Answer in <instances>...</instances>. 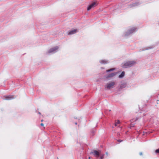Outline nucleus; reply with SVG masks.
Returning <instances> with one entry per match:
<instances>
[{
    "mask_svg": "<svg viewBox=\"0 0 159 159\" xmlns=\"http://www.w3.org/2000/svg\"><path fill=\"white\" fill-rule=\"evenodd\" d=\"M136 62L134 61H130L127 62L125 63L122 66L123 68H127L130 67L135 65Z\"/></svg>",
    "mask_w": 159,
    "mask_h": 159,
    "instance_id": "1",
    "label": "nucleus"
},
{
    "mask_svg": "<svg viewBox=\"0 0 159 159\" xmlns=\"http://www.w3.org/2000/svg\"><path fill=\"white\" fill-rule=\"evenodd\" d=\"M115 83L114 82H111L107 84L105 86V88L107 89H110L114 87Z\"/></svg>",
    "mask_w": 159,
    "mask_h": 159,
    "instance_id": "2",
    "label": "nucleus"
},
{
    "mask_svg": "<svg viewBox=\"0 0 159 159\" xmlns=\"http://www.w3.org/2000/svg\"><path fill=\"white\" fill-rule=\"evenodd\" d=\"M100 152H101L100 151H98L95 150L91 152V153L93 154L96 157H99Z\"/></svg>",
    "mask_w": 159,
    "mask_h": 159,
    "instance_id": "3",
    "label": "nucleus"
},
{
    "mask_svg": "<svg viewBox=\"0 0 159 159\" xmlns=\"http://www.w3.org/2000/svg\"><path fill=\"white\" fill-rule=\"evenodd\" d=\"M97 4L96 2H93L91 4L89 5L87 8V10L89 11L93 7H95Z\"/></svg>",
    "mask_w": 159,
    "mask_h": 159,
    "instance_id": "4",
    "label": "nucleus"
},
{
    "mask_svg": "<svg viewBox=\"0 0 159 159\" xmlns=\"http://www.w3.org/2000/svg\"><path fill=\"white\" fill-rule=\"evenodd\" d=\"M78 31V30L77 29H75L74 30H73L70 31H69L68 32V35H70L74 34L76 33H77Z\"/></svg>",
    "mask_w": 159,
    "mask_h": 159,
    "instance_id": "5",
    "label": "nucleus"
},
{
    "mask_svg": "<svg viewBox=\"0 0 159 159\" xmlns=\"http://www.w3.org/2000/svg\"><path fill=\"white\" fill-rule=\"evenodd\" d=\"M5 99L7 100H11L14 98L13 96H4V97Z\"/></svg>",
    "mask_w": 159,
    "mask_h": 159,
    "instance_id": "6",
    "label": "nucleus"
},
{
    "mask_svg": "<svg viewBox=\"0 0 159 159\" xmlns=\"http://www.w3.org/2000/svg\"><path fill=\"white\" fill-rule=\"evenodd\" d=\"M58 48V47L57 46L55 47L52 48L50 49L48 52L49 53H51L52 52H56V50H57Z\"/></svg>",
    "mask_w": 159,
    "mask_h": 159,
    "instance_id": "7",
    "label": "nucleus"
},
{
    "mask_svg": "<svg viewBox=\"0 0 159 159\" xmlns=\"http://www.w3.org/2000/svg\"><path fill=\"white\" fill-rule=\"evenodd\" d=\"M116 74V73H112L109 75H108L106 78H111L114 77V76H115Z\"/></svg>",
    "mask_w": 159,
    "mask_h": 159,
    "instance_id": "8",
    "label": "nucleus"
},
{
    "mask_svg": "<svg viewBox=\"0 0 159 159\" xmlns=\"http://www.w3.org/2000/svg\"><path fill=\"white\" fill-rule=\"evenodd\" d=\"M135 30H136V28H135L134 27V28H132L131 29V30L129 31L128 33L129 34L131 33H133V32H134Z\"/></svg>",
    "mask_w": 159,
    "mask_h": 159,
    "instance_id": "9",
    "label": "nucleus"
},
{
    "mask_svg": "<svg viewBox=\"0 0 159 159\" xmlns=\"http://www.w3.org/2000/svg\"><path fill=\"white\" fill-rule=\"evenodd\" d=\"M125 74V73L124 71L122 72V73H121V74L119 75V77L120 78H121V77H123L124 76Z\"/></svg>",
    "mask_w": 159,
    "mask_h": 159,
    "instance_id": "10",
    "label": "nucleus"
},
{
    "mask_svg": "<svg viewBox=\"0 0 159 159\" xmlns=\"http://www.w3.org/2000/svg\"><path fill=\"white\" fill-rule=\"evenodd\" d=\"M100 62L102 64H107V62L105 60H102Z\"/></svg>",
    "mask_w": 159,
    "mask_h": 159,
    "instance_id": "11",
    "label": "nucleus"
},
{
    "mask_svg": "<svg viewBox=\"0 0 159 159\" xmlns=\"http://www.w3.org/2000/svg\"><path fill=\"white\" fill-rule=\"evenodd\" d=\"M120 123V121L119 120H117L115 123V126H117Z\"/></svg>",
    "mask_w": 159,
    "mask_h": 159,
    "instance_id": "12",
    "label": "nucleus"
},
{
    "mask_svg": "<svg viewBox=\"0 0 159 159\" xmlns=\"http://www.w3.org/2000/svg\"><path fill=\"white\" fill-rule=\"evenodd\" d=\"M125 85L124 84H121L120 85V87L121 88H125Z\"/></svg>",
    "mask_w": 159,
    "mask_h": 159,
    "instance_id": "13",
    "label": "nucleus"
},
{
    "mask_svg": "<svg viewBox=\"0 0 159 159\" xmlns=\"http://www.w3.org/2000/svg\"><path fill=\"white\" fill-rule=\"evenodd\" d=\"M115 69V68H111L107 70V72H108L114 70Z\"/></svg>",
    "mask_w": 159,
    "mask_h": 159,
    "instance_id": "14",
    "label": "nucleus"
},
{
    "mask_svg": "<svg viewBox=\"0 0 159 159\" xmlns=\"http://www.w3.org/2000/svg\"><path fill=\"white\" fill-rule=\"evenodd\" d=\"M104 157V155L102 154L100 156V159H103Z\"/></svg>",
    "mask_w": 159,
    "mask_h": 159,
    "instance_id": "15",
    "label": "nucleus"
},
{
    "mask_svg": "<svg viewBox=\"0 0 159 159\" xmlns=\"http://www.w3.org/2000/svg\"><path fill=\"white\" fill-rule=\"evenodd\" d=\"M155 152L156 153H159V148L158 149H157L156 151H155Z\"/></svg>",
    "mask_w": 159,
    "mask_h": 159,
    "instance_id": "16",
    "label": "nucleus"
},
{
    "mask_svg": "<svg viewBox=\"0 0 159 159\" xmlns=\"http://www.w3.org/2000/svg\"><path fill=\"white\" fill-rule=\"evenodd\" d=\"M118 142H121L123 141L122 140H117Z\"/></svg>",
    "mask_w": 159,
    "mask_h": 159,
    "instance_id": "17",
    "label": "nucleus"
},
{
    "mask_svg": "<svg viewBox=\"0 0 159 159\" xmlns=\"http://www.w3.org/2000/svg\"><path fill=\"white\" fill-rule=\"evenodd\" d=\"M40 125L42 126H44V124L43 123H41L40 124Z\"/></svg>",
    "mask_w": 159,
    "mask_h": 159,
    "instance_id": "18",
    "label": "nucleus"
},
{
    "mask_svg": "<svg viewBox=\"0 0 159 159\" xmlns=\"http://www.w3.org/2000/svg\"><path fill=\"white\" fill-rule=\"evenodd\" d=\"M106 155L107 156H108V153L107 152H106Z\"/></svg>",
    "mask_w": 159,
    "mask_h": 159,
    "instance_id": "19",
    "label": "nucleus"
},
{
    "mask_svg": "<svg viewBox=\"0 0 159 159\" xmlns=\"http://www.w3.org/2000/svg\"><path fill=\"white\" fill-rule=\"evenodd\" d=\"M41 121L42 122L43 121V120H41Z\"/></svg>",
    "mask_w": 159,
    "mask_h": 159,
    "instance_id": "20",
    "label": "nucleus"
},
{
    "mask_svg": "<svg viewBox=\"0 0 159 159\" xmlns=\"http://www.w3.org/2000/svg\"><path fill=\"white\" fill-rule=\"evenodd\" d=\"M77 123H75V124L76 125L77 124Z\"/></svg>",
    "mask_w": 159,
    "mask_h": 159,
    "instance_id": "21",
    "label": "nucleus"
},
{
    "mask_svg": "<svg viewBox=\"0 0 159 159\" xmlns=\"http://www.w3.org/2000/svg\"><path fill=\"white\" fill-rule=\"evenodd\" d=\"M89 159H90V157H89Z\"/></svg>",
    "mask_w": 159,
    "mask_h": 159,
    "instance_id": "22",
    "label": "nucleus"
},
{
    "mask_svg": "<svg viewBox=\"0 0 159 159\" xmlns=\"http://www.w3.org/2000/svg\"><path fill=\"white\" fill-rule=\"evenodd\" d=\"M57 159H59V158H58Z\"/></svg>",
    "mask_w": 159,
    "mask_h": 159,
    "instance_id": "23",
    "label": "nucleus"
}]
</instances>
